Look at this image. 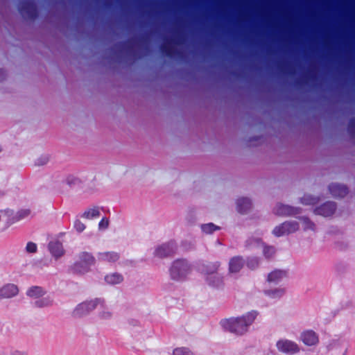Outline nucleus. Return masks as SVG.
<instances>
[{
  "mask_svg": "<svg viewBox=\"0 0 355 355\" xmlns=\"http://www.w3.org/2000/svg\"><path fill=\"white\" fill-rule=\"evenodd\" d=\"M173 355H193V354L185 347L176 348L173 350Z\"/></svg>",
  "mask_w": 355,
  "mask_h": 355,
  "instance_id": "obj_30",
  "label": "nucleus"
},
{
  "mask_svg": "<svg viewBox=\"0 0 355 355\" xmlns=\"http://www.w3.org/2000/svg\"><path fill=\"white\" fill-rule=\"evenodd\" d=\"M302 342L309 346L314 345L318 343V337L312 330L304 331L301 335Z\"/></svg>",
  "mask_w": 355,
  "mask_h": 355,
  "instance_id": "obj_13",
  "label": "nucleus"
},
{
  "mask_svg": "<svg viewBox=\"0 0 355 355\" xmlns=\"http://www.w3.org/2000/svg\"><path fill=\"white\" fill-rule=\"evenodd\" d=\"M286 276V272L281 270H275L268 275L267 280L269 282L277 284L282 278Z\"/></svg>",
  "mask_w": 355,
  "mask_h": 355,
  "instance_id": "obj_18",
  "label": "nucleus"
},
{
  "mask_svg": "<svg viewBox=\"0 0 355 355\" xmlns=\"http://www.w3.org/2000/svg\"><path fill=\"white\" fill-rule=\"evenodd\" d=\"M26 250L29 253H35L37 252V245L33 242H28L26 244Z\"/></svg>",
  "mask_w": 355,
  "mask_h": 355,
  "instance_id": "obj_35",
  "label": "nucleus"
},
{
  "mask_svg": "<svg viewBox=\"0 0 355 355\" xmlns=\"http://www.w3.org/2000/svg\"><path fill=\"white\" fill-rule=\"evenodd\" d=\"M259 261L257 257L248 258L246 261L247 267L251 270H254L259 266Z\"/></svg>",
  "mask_w": 355,
  "mask_h": 355,
  "instance_id": "obj_29",
  "label": "nucleus"
},
{
  "mask_svg": "<svg viewBox=\"0 0 355 355\" xmlns=\"http://www.w3.org/2000/svg\"><path fill=\"white\" fill-rule=\"evenodd\" d=\"M49 249L51 254L58 258L64 254L63 247L60 242L53 241L49 243Z\"/></svg>",
  "mask_w": 355,
  "mask_h": 355,
  "instance_id": "obj_16",
  "label": "nucleus"
},
{
  "mask_svg": "<svg viewBox=\"0 0 355 355\" xmlns=\"http://www.w3.org/2000/svg\"><path fill=\"white\" fill-rule=\"evenodd\" d=\"M16 355H23V354H21V353H19V352H17V353H16Z\"/></svg>",
  "mask_w": 355,
  "mask_h": 355,
  "instance_id": "obj_43",
  "label": "nucleus"
},
{
  "mask_svg": "<svg viewBox=\"0 0 355 355\" xmlns=\"http://www.w3.org/2000/svg\"><path fill=\"white\" fill-rule=\"evenodd\" d=\"M277 347L279 351L284 353H296L299 347L294 342L288 340H281L277 343Z\"/></svg>",
  "mask_w": 355,
  "mask_h": 355,
  "instance_id": "obj_9",
  "label": "nucleus"
},
{
  "mask_svg": "<svg viewBox=\"0 0 355 355\" xmlns=\"http://www.w3.org/2000/svg\"><path fill=\"white\" fill-rule=\"evenodd\" d=\"M112 314L109 311H104L103 313H101V317L103 319H107V318H110L111 317Z\"/></svg>",
  "mask_w": 355,
  "mask_h": 355,
  "instance_id": "obj_40",
  "label": "nucleus"
},
{
  "mask_svg": "<svg viewBox=\"0 0 355 355\" xmlns=\"http://www.w3.org/2000/svg\"><path fill=\"white\" fill-rule=\"evenodd\" d=\"M263 254L266 259H270L275 254V248L266 245L263 246Z\"/></svg>",
  "mask_w": 355,
  "mask_h": 355,
  "instance_id": "obj_28",
  "label": "nucleus"
},
{
  "mask_svg": "<svg viewBox=\"0 0 355 355\" xmlns=\"http://www.w3.org/2000/svg\"><path fill=\"white\" fill-rule=\"evenodd\" d=\"M132 322H135V323H137V321H133V320H132ZM133 324V326H135V325H136V324H135V323H134V324Z\"/></svg>",
  "mask_w": 355,
  "mask_h": 355,
  "instance_id": "obj_44",
  "label": "nucleus"
},
{
  "mask_svg": "<svg viewBox=\"0 0 355 355\" xmlns=\"http://www.w3.org/2000/svg\"><path fill=\"white\" fill-rule=\"evenodd\" d=\"M19 11L24 17L35 19L38 16L35 3L29 0H23L19 3Z\"/></svg>",
  "mask_w": 355,
  "mask_h": 355,
  "instance_id": "obj_5",
  "label": "nucleus"
},
{
  "mask_svg": "<svg viewBox=\"0 0 355 355\" xmlns=\"http://www.w3.org/2000/svg\"><path fill=\"white\" fill-rule=\"evenodd\" d=\"M119 259V254L115 252H105L98 254V259L101 261L115 262Z\"/></svg>",
  "mask_w": 355,
  "mask_h": 355,
  "instance_id": "obj_17",
  "label": "nucleus"
},
{
  "mask_svg": "<svg viewBox=\"0 0 355 355\" xmlns=\"http://www.w3.org/2000/svg\"><path fill=\"white\" fill-rule=\"evenodd\" d=\"M300 201L304 205H315L318 202V199L310 195H304L301 198Z\"/></svg>",
  "mask_w": 355,
  "mask_h": 355,
  "instance_id": "obj_27",
  "label": "nucleus"
},
{
  "mask_svg": "<svg viewBox=\"0 0 355 355\" xmlns=\"http://www.w3.org/2000/svg\"><path fill=\"white\" fill-rule=\"evenodd\" d=\"M330 193L335 198H343L348 193V188L343 184L332 183L329 186Z\"/></svg>",
  "mask_w": 355,
  "mask_h": 355,
  "instance_id": "obj_11",
  "label": "nucleus"
},
{
  "mask_svg": "<svg viewBox=\"0 0 355 355\" xmlns=\"http://www.w3.org/2000/svg\"><path fill=\"white\" fill-rule=\"evenodd\" d=\"M0 76H2V78H0V80H1L5 76V72L2 69H0Z\"/></svg>",
  "mask_w": 355,
  "mask_h": 355,
  "instance_id": "obj_41",
  "label": "nucleus"
},
{
  "mask_svg": "<svg viewBox=\"0 0 355 355\" xmlns=\"http://www.w3.org/2000/svg\"><path fill=\"white\" fill-rule=\"evenodd\" d=\"M109 225V220L107 218H103L98 223L99 228L106 229Z\"/></svg>",
  "mask_w": 355,
  "mask_h": 355,
  "instance_id": "obj_36",
  "label": "nucleus"
},
{
  "mask_svg": "<svg viewBox=\"0 0 355 355\" xmlns=\"http://www.w3.org/2000/svg\"><path fill=\"white\" fill-rule=\"evenodd\" d=\"M336 209V205L333 202H327L321 206L315 209L314 211L316 214L323 216L324 217L333 215Z\"/></svg>",
  "mask_w": 355,
  "mask_h": 355,
  "instance_id": "obj_8",
  "label": "nucleus"
},
{
  "mask_svg": "<svg viewBox=\"0 0 355 355\" xmlns=\"http://www.w3.org/2000/svg\"><path fill=\"white\" fill-rule=\"evenodd\" d=\"M274 213L278 216H293L300 213V209L283 204H277L274 209Z\"/></svg>",
  "mask_w": 355,
  "mask_h": 355,
  "instance_id": "obj_10",
  "label": "nucleus"
},
{
  "mask_svg": "<svg viewBox=\"0 0 355 355\" xmlns=\"http://www.w3.org/2000/svg\"><path fill=\"white\" fill-rule=\"evenodd\" d=\"M201 230L205 234H211L216 230H220V227L215 225L212 223L203 224L201 225Z\"/></svg>",
  "mask_w": 355,
  "mask_h": 355,
  "instance_id": "obj_25",
  "label": "nucleus"
},
{
  "mask_svg": "<svg viewBox=\"0 0 355 355\" xmlns=\"http://www.w3.org/2000/svg\"><path fill=\"white\" fill-rule=\"evenodd\" d=\"M348 132L349 135L355 137V118H352L348 124Z\"/></svg>",
  "mask_w": 355,
  "mask_h": 355,
  "instance_id": "obj_32",
  "label": "nucleus"
},
{
  "mask_svg": "<svg viewBox=\"0 0 355 355\" xmlns=\"http://www.w3.org/2000/svg\"><path fill=\"white\" fill-rule=\"evenodd\" d=\"M220 263L208 262L202 266L201 270L208 275L207 280L210 286L219 287L223 284V277L217 273Z\"/></svg>",
  "mask_w": 355,
  "mask_h": 355,
  "instance_id": "obj_2",
  "label": "nucleus"
},
{
  "mask_svg": "<svg viewBox=\"0 0 355 355\" xmlns=\"http://www.w3.org/2000/svg\"><path fill=\"white\" fill-rule=\"evenodd\" d=\"M252 206L251 200L248 198H240L236 202V209L241 214H245Z\"/></svg>",
  "mask_w": 355,
  "mask_h": 355,
  "instance_id": "obj_15",
  "label": "nucleus"
},
{
  "mask_svg": "<svg viewBox=\"0 0 355 355\" xmlns=\"http://www.w3.org/2000/svg\"><path fill=\"white\" fill-rule=\"evenodd\" d=\"M171 40H167L160 46L161 51L168 57H173L178 51L171 45Z\"/></svg>",
  "mask_w": 355,
  "mask_h": 355,
  "instance_id": "obj_20",
  "label": "nucleus"
},
{
  "mask_svg": "<svg viewBox=\"0 0 355 355\" xmlns=\"http://www.w3.org/2000/svg\"><path fill=\"white\" fill-rule=\"evenodd\" d=\"M30 214V210H21L18 212V220L24 218L26 216H28Z\"/></svg>",
  "mask_w": 355,
  "mask_h": 355,
  "instance_id": "obj_37",
  "label": "nucleus"
},
{
  "mask_svg": "<svg viewBox=\"0 0 355 355\" xmlns=\"http://www.w3.org/2000/svg\"><path fill=\"white\" fill-rule=\"evenodd\" d=\"M89 267L84 264L80 261H76L71 267V272L73 274H84L88 272Z\"/></svg>",
  "mask_w": 355,
  "mask_h": 355,
  "instance_id": "obj_19",
  "label": "nucleus"
},
{
  "mask_svg": "<svg viewBox=\"0 0 355 355\" xmlns=\"http://www.w3.org/2000/svg\"><path fill=\"white\" fill-rule=\"evenodd\" d=\"M48 161L49 158L47 157H41L37 160L36 164L38 166L44 165L46 164Z\"/></svg>",
  "mask_w": 355,
  "mask_h": 355,
  "instance_id": "obj_38",
  "label": "nucleus"
},
{
  "mask_svg": "<svg viewBox=\"0 0 355 355\" xmlns=\"http://www.w3.org/2000/svg\"><path fill=\"white\" fill-rule=\"evenodd\" d=\"M244 266V260L242 257H232L229 262V270L230 272H238Z\"/></svg>",
  "mask_w": 355,
  "mask_h": 355,
  "instance_id": "obj_14",
  "label": "nucleus"
},
{
  "mask_svg": "<svg viewBox=\"0 0 355 355\" xmlns=\"http://www.w3.org/2000/svg\"><path fill=\"white\" fill-rule=\"evenodd\" d=\"M257 315L256 311H250L241 317L223 319L220 321V324L230 332L241 336L248 331V327L253 323Z\"/></svg>",
  "mask_w": 355,
  "mask_h": 355,
  "instance_id": "obj_1",
  "label": "nucleus"
},
{
  "mask_svg": "<svg viewBox=\"0 0 355 355\" xmlns=\"http://www.w3.org/2000/svg\"><path fill=\"white\" fill-rule=\"evenodd\" d=\"M302 220L304 221V229L305 230H314V227H315V225L313 222H311L309 218L307 217H304L302 218Z\"/></svg>",
  "mask_w": 355,
  "mask_h": 355,
  "instance_id": "obj_33",
  "label": "nucleus"
},
{
  "mask_svg": "<svg viewBox=\"0 0 355 355\" xmlns=\"http://www.w3.org/2000/svg\"><path fill=\"white\" fill-rule=\"evenodd\" d=\"M117 46L121 50L130 47L128 42L119 43Z\"/></svg>",
  "mask_w": 355,
  "mask_h": 355,
  "instance_id": "obj_39",
  "label": "nucleus"
},
{
  "mask_svg": "<svg viewBox=\"0 0 355 355\" xmlns=\"http://www.w3.org/2000/svg\"><path fill=\"white\" fill-rule=\"evenodd\" d=\"M105 280L108 284H116L121 283L123 281V277L119 273H113L106 275L105 277Z\"/></svg>",
  "mask_w": 355,
  "mask_h": 355,
  "instance_id": "obj_23",
  "label": "nucleus"
},
{
  "mask_svg": "<svg viewBox=\"0 0 355 355\" xmlns=\"http://www.w3.org/2000/svg\"><path fill=\"white\" fill-rule=\"evenodd\" d=\"M190 271V267L184 259L175 260L171 268L170 275L174 280H181L184 278Z\"/></svg>",
  "mask_w": 355,
  "mask_h": 355,
  "instance_id": "obj_3",
  "label": "nucleus"
},
{
  "mask_svg": "<svg viewBox=\"0 0 355 355\" xmlns=\"http://www.w3.org/2000/svg\"><path fill=\"white\" fill-rule=\"evenodd\" d=\"M266 294L272 297H281L284 293V290L282 288L275 289L272 291H266Z\"/></svg>",
  "mask_w": 355,
  "mask_h": 355,
  "instance_id": "obj_31",
  "label": "nucleus"
},
{
  "mask_svg": "<svg viewBox=\"0 0 355 355\" xmlns=\"http://www.w3.org/2000/svg\"><path fill=\"white\" fill-rule=\"evenodd\" d=\"M176 249L175 243L173 241H170L157 248L155 251V256L159 258L170 257L175 252Z\"/></svg>",
  "mask_w": 355,
  "mask_h": 355,
  "instance_id": "obj_6",
  "label": "nucleus"
},
{
  "mask_svg": "<svg viewBox=\"0 0 355 355\" xmlns=\"http://www.w3.org/2000/svg\"><path fill=\"white\" fill-rule=\"evenodd\" d=\"M284 228L289 234L296 232L299 229V224L295 221H286L275 227L272 230V234L277 237L284 236V232H279V229Z\"/></svg>",
  "mask_w": 355,
  "mask_h": 355,
  "instance_id": "obj_7",
  "label": "nucleus"
},
{
  "mask_svg": "<svg viewBox=\"0 0 355 355\" xmlns=\"http://www.w3.org/2000/svg\"><path fill=\"white\" fill-rule=\"evenodd\" d=\"M45 294L44 289L37 286H32L26 291V295L31 297H40Z\"/></svg>",
  "mask_w": 355,
  "mask_h": 355,
  "instance_id": "obj_22",
  "label": "nucleus"
},
{
  "mask_svg": "<svg viewBox=\"0 0 355 355\" xmlns=\"http://www.w3.org/2000/svg\"><path fill=\"white\" fill-rule=\"evenodd\" d=\"M52 302L53 300L48 297L35 301L34 304L36 307L42 308L51 306L52 304Z\"/></svg>",
  "mask_w": 355,
  "mask_h": 355,
  "instance_id": "obj_26",
  "label": "nucleus"
},
{
  "mask_svg": "<svg viewBox=\"0 0 355 355\" xmlns=\"http://www.w3.org/2000/svg\"><path fill=\"white\" fill-rule=\"evenodd\" d=\"M74 228L78 232H82L85 229V225L83 223H82L80 220H76L74 222Z\"/></svg>",
  "mask_w": 355,
  "mask_h": 355,
  "instance_id": "obj_34",
  "label": "nucleus"
},
{
  "mask_svg": "<svg viewBox=\"0 0 355 355\" xmlns=\"http://www.w3.org/2000/svg\"><path fill=\"white\" fill-rule=\"evenodd\" d=\"M279 232H280V233L284 232V235L288 234V233L286 231V230L284 228L279 229Z\"/></svg>",
  "mask_w": 355,
  "mask_h": 355,
  "instance_id": "obj_42",
  "label": "nucleus"
},
{
  "mask_svg": "<svg viewBox=\"0 0 355 355\" xmlns=\"http://www.w3.org/2000/svg\"><path fill=\"white\" fill-rule=\"evenodd\" d=\"M79 259L82 263H83L85 265H87L89 267L94 265L95 263L94 257L92 256V254L87 252H81L79 254Z\"/></svg>",
  "mask_w": 355,
  "mask_h": 355,
  "instance_id": "obj_21",
  "label": "nucleus"
},
{
  "mask_svg": "<svg viewBox=\"0 0 355 355\" xmlns=\"http://www.w3.org/2000/svg\"><path fill=\"white\" fill-rule=\"evenodd\" d=\"M100 216V211L98 207H94L86 210L82 215V217L91 219L93 218H97Z\"/></svg>",
  "mask_w": 355,
  "mask_h": 355,
  "instance_id": "obj_24",
  "label": "nucleus"
},
{
  "mask_svg": "<svg viewBox=\"0 0 355 355\" xmlns=\"http://www.w3.org/2000/svg\"><path fill=\"white\" fill-rule=\"evenodd\" d=\"M19 292L16 285L8 284L0 288V299L10 298L15 296Z\"/></svg>",
  "mask_w": 355,
  "mask_h": 355,
  "instance_id": "obj_12",
  "label": "nucleus"
},
{
  "mask_svg": "<svg viewBox=\"0 0 355 355\" xmlns=\"http://www.w3.org/2000/svg\"><path fill=\"white\" fill-rule=\"evenodd\" d=\"M98 304L103 306V301L100 299H95L89 302H85L79 304L73 312L75 317L80 318L85 315L88 314L90 311L94 310Z\"/></svg>",
  "mask_w": 355,
  "mask_h": 355,
  "instance_id": "obj_4",
  "label": "nucleus"
}]
</instances>
